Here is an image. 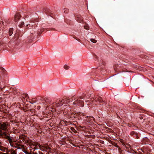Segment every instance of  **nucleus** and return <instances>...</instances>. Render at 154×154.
<instances>
[{
	"label": "nucleus",
	"instance_id": "nucleus-7",
	"mask_svg": "<svg viewBox=\"0 0 154 154\" xmlns=\"http://www.w3.org/2000/svg\"><path fill=\"white\" fill-rule=\"evenodd\" d=\"M57 102L55 104V106L57 107L61 106L63 105V103L61 102V100H57Z\"/></svg>",
	"mask_w": 154,
	"mask_h": 154
},
{
	"label": "nucleus",
	"instance_id": "nucleus-17",
	"mask_svg": "<svg viewBox=\"0 0 154 154\" xmlns=\"http://www.w3.org/2000/svg\"><path fill=\"white\" fill-rule=\"evenodd\" d=\"M136 132H135L134 131H132L130 133V135H131V136H133L134 137V135H135V134Z\"/></svg>",
	"mask_w": 154,
	"mask_h": 154
},
{
	"label": "nucleus",
	"instance_id": "nucleus-36",
	"mask_svg": "<svg viewBox=\"0 0 154 154\" xmlns=\"http://www.w3.org/2000/svg\"><path fill=\"white\" fill-rule=\"evenodd\" d=\"M37 154V153L36 152H34L33 153H31V154Z\"/></svg>",
	"mask_w": 154,
	"mask_h": 154
},
{
	"label": "nucleus",
	"instance_id": "nucleus-11",
	"mask_svg": "<svg viewBox=\"0 0 154 154\" xmlns=\"http://www.w3.org/2000/svg\"><path fill=\"white\" fill-rule=\"evenodd\" d=\"M128 126L131 128H132L134 130H137V127H136L134 125L131 124H128Z\"/></svg>",
	"mask_w": 154,
	"mask_h": 154
},
{
	"label": "nucleus",
	"instance_id": "nucleus-12",
	"mask_svg": "<svg viewBox=\"0 0 154 154\" xmlns=\"http://www.w3.org/2000/svg\"><path fill=\"white\" fill-rule=\"evenodd\" d=\"M76 20L79 23H81L83 21L82 18L80 17H78L76 18Z\"/></svg>",
	"mask_w": 154,
	"mask_h": 154
},
{
	"label": "nucleus",
	"instance_id": "nucleus-31",
	"mask_svg": "<svg viewBox=\"0 0 154 154\" xmlns=\"http://www.w3.org/2000/svg\"><path fill=\"white\" fill-rule=\"evenodd\" d=\"M67 116H66V117H69L70 118L72 117L71 116H70L69 114H67Z\"/></svg>",
	"mask_w": 154,
	"mask_h": 154
},
{
	"label": "nucleus",
	"instance_id": "nucleus-33",
	"mask_svg": "<svg viewBox=\"0 0 154 154\" xmlns=\"http://www.w3.org/2000/svg\"><path fill=\"white\" fill-rule=\"evenodd\" d=\"M40 106H38L37 107V109H40Z\"/></svg>",
	"mask_w": 154,
	"mask_h": 154
},
{
	"label": "nucleus",
	"instance_id": "nucleus-21",
	"mask_svg": "<svg viewBox=\"0 0 154 154\" xmlns=\"http://www.w3.org/2000/svg\"><path fill=\"white\" fill-rule=\"evenodd\" d=\"M64 68L65 69L68 70L69 68V66H67L66 65H65L64 66Z\"/></svg>",
	"mask_w": 154,
	"mask_h": 154
},
{
	"label": "nucleus",
	"instance_id": "nucleus-23",
	"mask_svg": "<svg viewBox=\"0 0 154 154\" xmlns=\"http://www.w3.org/2000/svg\"><path fill=\"white\" fill-rule=\"evenodd\" d=\"M134 137H136V138L137 139H139V135L138 133H136L135 135H134Z\"/></svg>",
	"mask_w": 154,
	"mask_h": 154
},
{
	"label": "nucleus",
	"instance_id": "nucleus-44",
	"mask_svg": "<svg viewBox=\"0 0 154 154\" xmlns=\"http://www.w3.org/2000/svg\"><path fill=\"white\" fill-rule=\"evenodd\" d=\"M146 139H147L148 138H147V137H146V138H145Z\"/></svg>",
	"mask_w": 154,
	"mask_h": 154
},
{
	"label": "nucleus",
	"instance_id": "nucleus-2",
	"mask_svg": "<svg viewBox=\"0 0 154 154\" xmlns=\"http://www.w3.org/2000/svg\"><path fill=\"white\" fill-rule=\"evenodd\" d=\"M93 104L95 105L104 102L101 97L99 96H97L95 99L92 101Z\"/></svg>",
	"mask_w": 154,
	"mask_h": 154
},
{
	"label": "nucleus",
	"instance_id": "nucleus-28",
	"mask_svg": "<svg viewBox=\"0 0 154 154\" xmlns=\"http://www.w3.org/2000/svg\"><path fill=\"white\" fill-rule=\"evenodd\" d=\"M32 103L30 102V103H33L35 102V99L34 98L32 100Z\"/></svg>",
	"mask_w": 154,
	"mask_h": 154
},
{
	"label": "nucleus",
	"instance_id": "nucleus-42",
	"mask_svg": "<svg viewBox=\"0 0 154 154\" xmlns=\"http://www.w3.org/2000/svg\"><path fill=\"white\" fill-rule=\"evenodd\" d=\"M2 152H0V154H2Z\"/></svg>",
	"mask_w": 154,
	"mask_h": 154
},
{
	"label": "nucleus",
	"instance_id": "nucleus-1",
	"mask_svg": "<svg viewBox=\"0 0 154 154\" xmlns=\"http://www.w3.org/2000/svg\"><path fill=\"white\" fill-rule=\"evenodd\" d=\"M85 97L82 96L78 97L77 98H74V101L73 103L72 104L75 105V107L78 108L79 106L83 107L84 106V102L82 100H81L82 99H85Z\"/></svg>",
	"mask_w": 154,
	"mask_h": 154
},
{
	"label": "nucleus",
	"instance_id": "nucleus-5",
	"mask_svg": "<svg viewBox=\"0 0 154 154\" xmlns=\"http://www.w3.org/2000/svg\"><path fill=\"white\" fill-rule=\"evenodd\" d=\"M38 143L36 142H32L30 143V146L32 148L33 147H34L33 148V149H37V148L36 147L37 145H38Z\"/></svg>",
	"mask_w": 154,
	"mask_h": 154
},
{
	"label": "nucleus",
	"instance_id": "nucleus-35",
	"mask_svg": "<svg viewBox=\"0 0 154 154\" xmlns=\"http://www.w3.org/2000/svg\"><path fill=\"white\" fill-rule=\"evenodd\" d=\"M64 10H65V11H64V12L65 13V12H66V13L67 12V9L66 8H65L64 9Z\"/></svg>",
	"mask_w": 154,
	"mask_h": 154
},
{
	"label": "nucleus",
	"instance_id": "nucleus-15",
	"mask_svg": "<svg viewBox=\"0 0 154 154\" xmlns=\"http://www.w3.org/2000/svg\"><path fill=\"white\" fill-rule=\"evenodd\" d=\"M7 149L6 148H5L4 147H3L2 146H0V150L3 151V152H5V150H7Z\"/></svg>",
	"mask_w": 154,
	"mask_h": 154
},
{
	"label": "nucleus",
	"instance_id": "nucleus-27",
	"mask_svg": "<svg viewBox=\"0 0 154 154\" xmlns=\"http://www.w3.org/2000/svg\"><path fill=\"white\" fill-rule=\"evenodd\" d=\"M23 152L26 154H31L30 153L28 152L26 150H25L24 151H23Z\"/></svg>",
	"mask_w": 154,
	"mask_h": 154
},
{
	"label": "nucleus",
	"instance_id": "nucleus-16",
	"mask_svg": "<svg viewBox=\"0 0 154 154\" xmlns=\"http://www.w3.org/2000/svg\"><path fill=\"white\" fill-rule=\"evenodd\" d=\"M24 25V23L23 22H22L19 24V27L20 28H22Z\"/></svg>",
	"mask_w": 154,
	"mask_h": 154
},
{
	"label": "nucleus",
	"instance_id": "nucleus-46",
	"mask_svg": "<svg viewBox=\"0 0 154 154\" xmlns=\"http://www.w3.org/2000/svg\"><path fill=\"white\" fill-rule=\"evenodd\" d=\"M33 32H32V33H31V34H33Z\"/></svg>",
	"mask_w": 154,
	"mask_h": 154
},
{
	"label": "nucleus",
	"instance_id": "nucleus-9",
	"mask_svg": "<svg viewBox=\"0 0 154 154\" xmlns=\"http://www.w3.org/2000/svg\"><path fill=\"white\" fill-rule=\"evenodd\" d=\"M3 137L7 139L8 140L9 143H10L11 145V146H12L11 145V143H12L13 140H12V139H11V137L7 135V136H6V137Z\"/></svg>",
	"mask_w": 154,
	"mask_h": 154
},
{
	"label": "nucleus",
	"instance_id": "nucleus-40",
	"mask_svg": "<svg viewBox=\"0 0 154 154\" xmlns=\"http://www.w3.org/2000/svg\"><path fill=\"white\" fill-rule=\"evenodd\" d=\"M63 113L64 114V115H66V113L64 112H63Z\"/></svg>",
	"mask_w": 154,
	"mask_h": 154
},
{
	"label": "nucleus",
	"instance_id": "nucleus-8",
	"mask_svg": "<svg viewBox=\"0 0 154 154\" xmlns=\"http://www.w3.org/2000/svg\"><path fill=\"white\" fill-rule=\"evenodd\" d=\"M70 101V100L68 99H63L62 100H61V102H62L63 103V104H66L67 103H68Z\"/></svg>",
	"mask_w": 154,
	"mask_h": 154
},
{
	"label": "nucleus",
	"instance_id": "nucleus-41",
	"mask_svg": "<svg viewBox=\"0 0 154 154\" xmlns=\"http://www.w3.org/2000/svg\"><path fill=\"white\" fill-rule=\"evenodd\" d=\"M2 154H8V153H2Z\"/></svg>",
	"mask_w": 154,
	"mask_h": 154
},
{
	"label": "nucleus",
	"instance_id": "nucleus-24",
	"mask_svg": "<svg viewBox=\"0 0 154 154\" xmlns=\"http://www.w3.org/2000/svg\"><path fill=\"white\" fill-rule=\"evenodd\" d=\"M2 134V137H6L7 136L5 131H4V132H3V134Z\"/></svg>",
	"mask_w": 154,
	"mask_h": 154
},
{
	"label": "nucleus",
	"instance_id": "nucleus-45",
	"mask_svg": "<svg viewBox=\"0 0 154 154\" xmlns=\"http://www.w3.org/2000/svg\"><path fill=\"white\" fill-rule=\"evenodd\" d=\"M20 149V148H17V149Z\"/></svg>",
	"mask_w": 154,
	"mask_h": 154
},
{
	"label": "nucleus",
	"instance_id": "nucleus-14",
	"mask_svg": "<svg viewBox=\"0 0 154 154\" xmlns=\"http://www.w3.org/2000/svg\"><path fill=\"white\" fill-rule=\"evenodd\" d=\"M39 148L42 151H45V148L44 146H41V145H39Z\"/></svg>",
	"mask_w": 154,
	"mask_h": 154
},
{
	"label": "nucleus",
	"instance_id": "nucleus-18",
	"mask_svg": "<svg viewBox=\"0 0 154 154\" xmlns=\"http://www.w3.org/2000/svg\"><path fill=\"white\" fill-rule=\"evenodd\" d=\"M70 129L73 132H74L75 133H76L77 132V131L73 127H71L70 128Z\"/></svg>",
	"mask_w": 154,
	"mask_h": 154
},
{
	"label": "nucleus",
	"instance_id": "nucleus-39",
	"mask_svg": "<svg viewBox=\"0 0 154 154\" xmlns=\"http://www.w3.org/2000/svg\"><path fill=\"white\" fill-rule=\"evenodd\" d=\"M48 152L49 153H52V152L50 151H49V152Z\"/></svg>",
	"mask_w": 154,
	"mask_h": 154
},
{
	"label": "nucleus",
	"instance_id": "nucleus-13",
	"mask_svg": "<svg viewBox=\"0 0 154 154\" xmlns=\"http://www.w3.org/2000/svg\"><path fill=\"white\" fill-rule=\"evenodd\" d=\"M13 28H10L9 30V35L11 36L13 34Z\"/></svg>",
	"mask_w": 154,
	"mask_h": 154
},
{
	"label": "nucleus",
	"instance_id": "nucleus-37",
	"mask_svg": "<svg viewBox=\"0 0 154 154\" xmlns=\"http://www.w3.org/2000/svg\"><path fill=\"white\" fill-rule=\"evenodd\" d=\"M2 134H0V137L1 136L2 137Z\"/></svg>",
	"mask_w": 154,
	"mask_h": 154
},
{
	"label": "nucleus",
	"instance_id": "nucleus-4",
	"mask_svg": "<svg viewBox=\"0 0 154 154\" xmlns=\"http://www.w3.org/2000/svg\"><path fill=\"white\" fill-rule=\"evenodd\" d=\"M21 17V15L19 13H16L14 16V20L15 22H17Z\"/></svg>",
	"mask_w": 154,
	"mask_h": 154
},
{
	"label": "nucleus",
	"instance_id": "nucleus-22",
	"mask_svg": "<svg viewBox=\"0 0 154 154\" xmlns=\"http://www.w3.org/2000/svg\"><path fill=\"white\" fill-rule=\"evenodd\" d=\"M45 148L46 149H49L50 150L51 149V148L49 146H44Z\"/></svg>",
	"mask_w": 154,
	"mask_h": 154
},
{
	"label": "nucleus",
	"instance_id": "nucleus-30",
	"mask_svg": "<svg viewBox=\"0 0 154 154\" xmlns=\"http://www.w3.org/2000/svg\"><path fill=\"white\" fill-rule=\"evenodd\" d=\"M41 31L40 30V31H38L37 32V34L38 35H40L41 34H40V33H41Z\"/></svg>",
	"mask_w": 154,
	"mask_h": 154
},
{
	"label": "nucleus",
	"instance_id": "nucleus-38",
	"mask_svg": "<svg viewBox=\"0 0 154 154\" xmlns=\"http://www.w3.org/2000/svg\"><path fill=\"white\" fill-rule=\"evenodd\" d=\"M39 154H43V153L42 152H39Z\"/></svg>",
	"mask_w": 154,
	"mask_h": 154
},
{
	"label": "nucleus",
	"instance_id": "nucleus-19",
	"mask_svg": "<svg viewBox=\"0 0 154 154\" xmlns=\"http://www.w3.org/2000/svg\"><path fill=\"white\" fill-rule=\"evenodd\" d=\"M11 154H17L16 151L13 149L11 151Z\"/></svg>",
	"mask_w": 154,
	"mask_h": 154
},
{
	"label": "nucleus",
	"instance_id": "nucleus-32",
	"mask_svg": "<svg viewBox=\"0 0 154 154\" xmlns=\"http://www.w3.org/2000/svg\"><path fill=\"white\" fill-rule=\"evenodd\" d=\"M5 87H1V86H0V88H1V90H2Z\"/></svg>",
	"mask_w": 154,
	"mask_h": 154
},
{
	"label": "nucleus",
	"instance_id": "nucleus-6",
	"mask_svg": "<svg viewBox=\"0 0 154 154\" xmlns=\"http://www.w3.org/2000/svg\"><path fill=\"white\" fill-rule=\"evenodd\" d=\"M36 24L35 23L33 24L32 23H31L30 24H27L26 27L27 28H29V27H28V26H29L32 27V29H34L35 27L37 26Z\"/></svg>",
	"mask_w": 154,
	"mask_h": 154
},
{
	"label": "nucleus",
	"instance_id": "nucleus-26",
	"mask_svg": "<svg viewBox=\"0 0 154 154\" xmlns=\"http://www.w3.org/2000/svg\"><path fill=\"white\" fill-rule=\"evenodd\" d=\"M44 28H42L40 30L41 31V33H40V34H41L42 32H43L44 31Z\"/></svg>",
	"mask_w": 154,
	"mask_h": 154
},
{
	"label": "nucleus",
	"instance_id": "nucleus-20",
	"mask_svg": "<svg viewBox=\"0 0 154 154\" xmlns=\"http://www.w3.org/2000/svg\"><path fill=\"white\" fill-rule=\"evenodd\" d=\"M90 40L92 42H93V43H96L97 42L96 40L93 38H91L90 39Z\"/></svg>",
	"mask_w": 154,
	"mask_h": 154
},
{
	"label": "nucleus",
	"instance_id": "nucleus-34",
	"mask_svg": "<svg viewBox=\"0 0 154 154\" xmlns=\"http://www.w3.org/2000/svg\"><path fill=\"white\" fill-rule=\"evenodd\" d=\"M2 130L1 129H0V134H3V132L2 131Z\"/></svg>",
	"mask_w": 154,
	"mask_h": 154
},
{
	"label": "nucleus",
	"instance_id": "nucleus-10",
	"mask_svg": "<svg viewBox=\"0 0 154 154\" xmlns=\"http://www.w3.org/2000/svg\"><path fill=\"white\" fill-rule=\"evenodd\" d=\"M94 119V118L90 116L88 117L86 119V120L88 122H92Z\"/></svg>",
	"mask_w": 154,
	"mask_h": 154
},
{
	"label": "nucleus",
	"instance_id": "nucleus-29",
	"mask_svg": "<svg viewBox=\"0 0 154 154\" xmlns=\"http://www.w3.org/2000/svg\"><path fill=\"white\" fill-rule=\"evenodd\" d=\"M45 12H46V13H47V14H48V13H47L48 12H48H49V9H47V11H46V10H45Z\"/></svg>",
	"mask_w": 154,
	"mask_h": 154
},
{
	"label": "nucleus",
	"instance_id": "nucleus-3",
	"mask_svg": "<svg viewBox=\"0 0 154 154\" xmlns=\"http://www.w3.org/2000/svg\"><path fill=\"white\" fill-rule=\"evenodd\" d=\"M8 124L7 122H3L2 124H1L0 125V129L3 130L4 131H5L8 128Z\"/></svg>",
	"mask_w": 154,
	"mask_h": 154
},
{
	"label": "nucleus",
	"instance_id": "nucleus-43",
	"mask_svg": "<svg viewBox=\"0 0 154 154\" xmlns=\"http://www.w3.org/2000/svg\"><path fill=\"white\" fill-rule=\"evenodd\" d=\"M2 144V142L0 141V144Z\"/></svg>",
	"mask_w": 154,
	"mask_h": 154
},
{
	"label": "nucleus",
	"instance_id": "nucleus-25",
	"mask_svg": "<svg viewBox=\"0 0 154 154\" xmlns=\"http://www.w3.org/2000/svg\"><path fill=\"white\" fill-rule=\"evenodd\" d=\"M84 27L85 29L88 30L89 29V27L88 26H84Z\"/></svg>",
	"mask_w": 154,
	"mask_h": 154
}]
</instances>
